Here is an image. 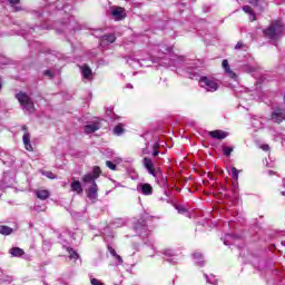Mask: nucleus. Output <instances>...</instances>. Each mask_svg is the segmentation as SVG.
Listing matches in <instances>:
<instances>
[{
  "label": "nucleus",
  "mask_w": 285,
  "mask_h": 285,
  "mask_svg": "<svg viewBox=\"0 0 285 285\" xmlns=\"http://www.w3.org/2000/svg\"><path fill=\"white\" fill-rule=\"evenodd\" d=\"M263 35L271 41H277L284 35V22L282 20H274L266 29H263Z\"/></svg>",
  "instance_id": "nucleus-1"
},
{
  "label": "nucleus",
  "mask_w": 285,
  "mask_h": 285,
  "mask_svg": "<svg viewBox=\"0 0 285 285\" xmlns=\"http://www.w3.org/2000/svg\"><path fill=\"white\" fill-rule=\"evenodd\" d=\"M16 99L19 101L22 110H26L27 112H35V101H32V98L28 96V94L20 91L16 94Z\"/></svg>",
  "instance_id": "nucleus-2"
},
{
  "label": "nucleus",
  "mask_w": 285,
  "mask_h": 285,
  "mask_svg": "<svg viewBox=\"0 0 285 285\" xmlns=\"http://www.w3.org/2000/svg\"><path fill=\"white\" fill-rule=\"evenodd\" d=\"M101 177V168L99 166H94L92 173L86 174L82 176L81 181L83 184H95L97 183V179Z\"/></svg>",
  "instance_id": "nucleus-3"
},
{
  "label": "nucleus",
  "mask_w": 285,
  "mask_h": 285,
  "mask_svg": "<svg viewBox=\"0 0 285 285\" xmlns=\"http://www.w3.org/2000/svg\"><path fill=\"white\" fill-rule=\"evenodd\" d=\"M199 83H202V88H205L207 92H216V90H219V85L217 81L206 76L200 77Z\"/></svg>",
  "instance_id": "nucleus-4"
},
{
  "label": "nucleus",
  "mask_w": 285,
  "mask_h": 285,
  "mask_svg": "<svg viewBox=\"0 0 285 285\" xmlns=\"http://www.w3.org/2000/svg\"><path fill=\"white\" fill-rule=\"evenodd\" d=\"M271 119L274 124H282V121H285V109L276 107L271 115Z\"/></svg>",
  "instance_id": "nucleus-5"
},
{
  "label": "nucleus",
  "mask_w": 285,
  "mask_h": 285,
  "mask_svg": "<svg viewBox=\"0 0 285 285\" xmlns=\"http://www.w3.org/2000/svg\"><path fill=\"white\" fill-rule=\"evenodd\" d=\"M142 165L146 168L147 173L153 177H157V170L155 169V163H153V158L144 157Z\"/></svg>",
  "instance_id": "nucleus-6"
},
{
  "label": "nucleus",
  "mask_w": 285,
  "mask_h": 285,
  "mask_svg": "<svg viewBox=\"0 0 285 285\" xmlns=\"http://www.w3.org/2000/svg\"><path fill=\"white\" fill-rule=\"evenodd\" d=\"M101 128V121H95L92 124L85 126V134L86 135H92V132H97V130H100Z\"/></svg>",
  "instance_id": "nucleus-7"
},
{
  "label": "nucleus",
  "mask_w": 285,
  "mask_h": 285,
  "mask_svg": "<svg viewBox=\"0 0 285 285\" xmlns=\"http://www.w3.org/2000/svg\"><path fill=\"white\" fill-rule=\"evenodd\" d=\"M209 137H212V139H218L219 141L226 139V137H228V132L224 131V130H213V131H208Z\"/></svg>",
  "instance_id": "nucleus-8"
},
{
  "label": "nucleus",
  "mask_w": 285,
  "mask_h": 285,
  "mask_svg": "<svg viewBox=\"0 0 285 285\" xmlns=\"http://www.w3.org/2000/svg\"><path fill=\"white\" fill-rule=\"evenodd\" d=\"M70 188L72 193H77V195H83V187L81 186V181L75 180V178H71Z\"/></svg>",
  "instance_id": "nucleus-9"
},
{
  "label": "nucleus",
  "mask_w": 285,
  "mask_h": 285,
  "mask_svg": "<svg viewBox=\"0 0 285 285\" xmlns=\"http://www.w3.org/2000/svg\"><path fill=\"white\" fill-rule=\"evenodd\" d=\"M99 193V186H97V183H94L87 190V197L89 199H97Z\"/></svg>",
  "instance_id": "nucleus-10"
},
{
  "label": "nucleus",
  "mask_w": 285,
  "mask_h": 285,
  "mask_svg": "<svg viewBox=\"0 0 285 285\" xmlns=\"http://www.w3.org/2000/svg\"><path fill=\"white\" fill-rule=\"evenodd\" d=\"M100 41L102 46L115 43V41H117V37L114 33L104 35L100 38Z\"/></svg>",
  "instance_id": "nucleus-11"
},
{
  "label": "nucleus",
  "mask_w": 285,
  "mask_h": 285,
  "mask_svg": "<svg viewBox=\"0 0 285 285\" xmlns=\"http://www.w3.org/2000/svg\"><path fill=\"white\" fill-rule=\"evenodd\" d=\"M222 67L224 68L226 75H228V77H230V79H235L237 77V73H235V71L230 70V65H228L227 59L223 60Z\"/></svg>",
  "instance_id": "nucleus-12"
},
{
  "label": "nucleus",
  "mask_w": 285,
  "mask_h": 285,
  "mask_svg": "<svg viewBox=\"0 0 285 285\" xmlns=\"http://www.w3.org/2000/svg\"><path fill=\"white\" fill-rule=\"evenodd\" d=\"M111 14H112L114 17H116V19H117L118 21H121V20L126 19L125 10H124V8H121V7H118V8L114 9V10L111 11Z\"/></svg>",
  "instance_id": "nucleus-13"
},
{
  "label": "nucleus",
  "mask_w": 285,
  "mask_h": 285,
  "mask_svg": "<svg viewBox=\"0 0 285 285\" xmlns=\"http://www.w3.org/2000/svg\"><path fill=\"white\" fill-rule=\"evenodd\" d=\"M22 141L28 153H32L35 150V148L32 147V144L30 142V134L28 132L23 134Z\"/></svg>",
  "instance_id": "nucleus-14"
},
{
  "label": "nucleus",
  "mask_w": 285,
  "mask_h": 285,
  "mask_svg": "<svg viewBox=\"0 0 285 285\" xmlns=\"http://www.w3.org/2000/svg\"><path fill=\"white\" fill-rule=\"evenodd\" d=\"M79 68L82 72L83 79H90V77L92 76V69L90 68V66L85 63V65L80 66Z\"/></svg>",
  "instance_id": "nucleus-15"
},
{
  "label": "nucleus",
  "mask_w": 285,
  "mask_h": 285,
  "mask_svg": "<svg viewBox=\"0 0 285 285\" xmlns=\"http://www.w3.org/2000/svg\"><path fill=\"white\" fill-rule=\"evenodd\" d=\"M36 197H38V199H41L42 202H45V199H48L50 197V190H48V189H37L36 190Z\"/></svg>",
  "instance_id": "nucleus-16"
},
{
  "label": "nucleus",
  "mask_w": 285,
  "mask_h": 285,
  "mask_svg": "<svg viewBox=\"0 0 285 285\" xmlns=\"http://www.w3.org/2000/svg\"><path fill=\"white\" fill-rule=\"evenodd\" d=\"M10 255H12V257H23V255H26V252L20 247H12L10 249Z\"/></svg>",
  "instance_id": "nucleus-17"
},
{
  "label": "nucleus",
  "mask_w": 285,
  "mask_h": 285,
  "mask_svg": "<svg viewBox=\"0 0 285 285\" xmlns=\"http://www.w3.org/2000/svg\"><path fill=\"white\" fill-rule=\"evenodd\" d=\"M142 195H153V186L150 184L145 183L140 185Z\"/></svg>",
  "instance_id": "nucleus-18"
},
{
  "label": "nucleus",
  "mask_w": 285,
  "mask_h": 285,
  "mask_svg": "<svg viewBox=\"0 0 285 285\" xmlns=\"http://www.w3.org/2000/svg\"><path fill=\"white\" fill-rule=\"evenodd\" d=\"M13 229L8 225H0V235H12Z\"/></svg>",
  "instance_id": "nucleus-19"
},
{
  "label": "nucleus",
  "mask_w": 285,
  "mask_h": 285,
  "mask_svg": "<svg viewBox=\"0 0 285 285\" xmlns=\"http://www.w3.org/2000/svg\"><path fill=\"white\" fill-rule=\"evenodd\" d=\"M126 132V129L124 128V124H118L114 128V135H117V137H121V134Z\"/></svg>",
  "instance_id": "nucleus-20"
},
{
  "label": "nucleus",
  "mask_w": 285,
  "mask_h": 285,
  "mask_svg": "<svg viewBox=\"0 0 285 285\" xmlns=\"http://www.w3.org/2000/svg\"><path fill=\"white\" fill-rule=\"evenodd\" d=\"M235 150V147L223 146L224 157H230V154Z\"/></svg>",
  "instance_id": "nucleus-21"
},
{
  "label": "nucleus",
  "mask_w": 285,
  "mask_h": 285,
  "mask_svg": "<svg viewBox=\"0 0 285 285\" xmlns=\"http://www.w3.org/2000/svg\"><path fill=\"white\" fill-rule=\"evenodd\" d=\"M41 175H43V177H47L48 179H57V175H55V173L52 171H41Z\"/></svg>",
  "instance_id": "nucleus-22"
},
{
  "label": "nucleus",
  "mask_w": 285,
  "mask_h": 285,
  "mask_svg": "<svg viewBox=\"0 0 285 285\" xmlns=\"http://www.w3.org/2000/svg\"><path fill=\"white\" fill-rule=\"evenodd\" d=\"M161 147V145H159V142H155L153 146V157H157L159 155V148Z\"/></svg>",
  "instance_id": "nucleus-23"
},
{
  "label": "nucleus",
  "mask_w": 285,
  "mask_h": 285,
  "mask_svg": "<svg viewBox=\"0 0 285 285\" xmlns=\"http://www.w3.org/2000/svg\"><path fill=\"white\" fill-rule=\"evenodd\" d=\"M69 257H70V259H79V254L75 249L70 248Z\"/></svg>",
  "instance_id": "nucleus-24"
},
{
  "label": "nucleus",
  "mask_w": 285,
  "mask_h": 285,
  "mask_svg": "<svg viewBox=\"0 0 285 285\" xmlns=\"http://www.w3.org/2000/svg\"><path fill=\"white\" fill-rule=\"evenodd\" d=\"M243 10L246 12V14H253L255 21V13H253V8H250V6H244Z\"/></svg>",
  "instance_id": "nucleus-25"
},
{
  "label": "nucleus",
  "mask_w": 285,
  "mask_h": 285,
  "mask_svg": "<svg viewBox=\"0 0 285 285\" xmlns=\"http://www.w3.org/2000/svg\"><path fill=\"white\" fill-rule=\"evenodd\" d=\"M106 166H107V168H109L110 170H117V165L114 164V163L110 161V160H107V161H106Z\"/></svg>",
  "instance_id": "nucleus-26"
},
{
  "label": "nucleus",
  "mask_w": 285,
  "mask_h": 285,
  "mask_svg": "<svg viewBox=\"0 0 285 285\" xmlns=\"http://www.w3.org/2000/svg\"><path fill=\"white\" fill-rule=\"evenodd\" d=\"M232 177H234L236 180L239 179V170H237L235 167L232 168Z\"/></svg>",
  "instance_id": "nucleus-27"
},
{
  "label": "nucleus",
  "mask_w": 285,
  "mask_h": 285,
  "mask_svg": "<svg viewBox=\"0 0 285 285\" xmlns=\"http://www.w3.org/2000/svg\"><path fill=\"white\" fill-rule=\"evenodd\" d=\"M107 248L112 257H117V250H115V248H112V246L108 245Z\"/></svg>",
  "instance_id": "nucleus-28"
},
{
  "label": "nucleus",
  "mask_w": 285,
  "mask_h": 285,
  "mask_svg": "<svg viewBox=\"0 0 285 285\" xmlns=\"http://www.w3.org/2000/svg\"><path fill=\"white\" fill-rule=\"evenodd\" d=\"M90 284L91 285H104V283L97 278H91L90 279Z\"/></svg>",
  "instance_id": "nucleus-29"
},
{
  "label": "nucleus",
  "mask_w": 285,
  "mask_h": 285,
  "mask_svg": "<svg viewBox=\"0 0 285 285\" xmlns=\"http://www.w3.org/2000/svg\"><path fill=\"white\" fill-rule=\"evenodd\" d=\"M43 75L45 77H49L50 79L55 78V75L52 73L51 70H45Z\"/></svg>",
  "instance_id": "nucleus-30"
},
{
  "label": "nucleus",
  "mask_w": 285,
  "mask_h": 285,
  "mask_svg": "<svg viewBox=\"0 0 285 285\" xmlns=\"http://www.w3.org/2000/svg\"><path fill=\"white\" fill-rule=\"evenodd\" d=\"M261 148L264 150V153H268V150H271V146L268 145H261Z\"/></svg>",
  "instance_id": "nucleus-31"
},
{
  "label": "nucleus",
  "mask_w": 285,
  "mask_h": 285,
  "mask_svg": "<svg viewBox=\"0 0 285 285\" xmlns=\"http://www.w3.org/2000/svg\"><path fill=\"white\" fill-rule=\"evenodd\" d=\"M115 259H117L118 263L124 264V258H121V256L119 254H116V256H114Z\"/></svg>",
  "instance_id": "nucleus-32"
},
{
  "label": "nucleus",
  "mask_w": 285,
  "mask_h": 285,
  "mask_svg": "<svg viewBox=\"0 0 285 285\" xmlns=\"http://www.w3.org/2000/svg\"><path fill=\"white\" fill-rule=\"evenodd\" d=\"M9 3L11 6H17V4L21 3V0H9Z\"/></svg>",
  "instance_id": "nucleus-33"
},
{
  "label": "nucleus",
  "mask_w": 285,
  "mask_h": 285,
  "mask_svg": "<svg viewBox=\"0 0 285 285\" xmlns=\"http://www.w3.org/2000/svg\"><path fill=\"white\" fill-rule=\"evenodd\" d=\"M242 48H244V43L237 42L236 46H235V49L236 50H242Z\"/></svg>",
  "instance_id": "nucleus-34"
},
{
  "label": "nucleus",
  "mask_w": 285,
  "mask_h": 285,
  "mask_svg": "<svg viewBox=\"0 0 285 285\" xmlns=\"http://www.w3.org/2000/svg\"><path fill=\"white\" fill-rule=\"evenodd\" d=\"M22 130H23V131L28 130V126H26V125L22 126Z\"/></svg>",
  "instance_id": "nucleus-35"
},
{
  "label": "nucleus",
  "mask_w": 285,
  "mask_h": 285,
  "mask_svg": "<svg viewBox=\"0 0 285 285\" xmlns=\"http://www.w3.org/2000/svg\"><path fill=\"white\" fill-rule=\"evenodd\" d=\"M255 1H259V0H255Z\"/></svg>",
  "instance_id": "nucleus-36"
}]
</instances>
